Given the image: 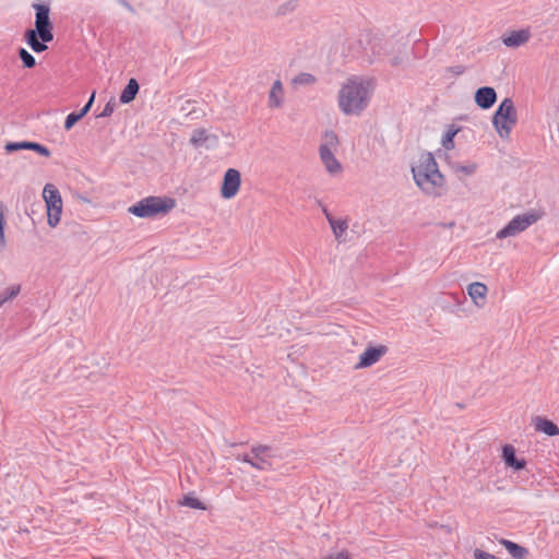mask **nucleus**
Listing matches in <instances>:
<instances>
[{"instance_id":"1","label":"nucleus","mask_w":559,"mask_h":559,"mask_svg":"<svg viewBox=\"0 0 559 559\" xmlns=\"http://www.w3.org/2000/svg\"><path fill=\"white\" fill-rule=\"evenodd\" d=\"M372 81L352 76L338 92V107L345 115H360L369 105Z\"/></svg>"},{"instance_id":"2","label":"nucleus","mask_w":559,"mask_h":559,"mask_svg":"<svg viewBox=\"0 0 559 559\" xmlns=\"http://www.w3.org/2000/svg\"><path fill=\"white\" fill-rule=\"evenodd\" d=\"M413 178L416 185L427 194L440 197L445 182L443 175L431 153H424L419 164L412 167Z\"/></svg>"},{"instance_id":"3","label":"nucleus","mask_w":559,"mask_h":559,"mask_svg":"<svg viewBox=\"0 0 559 559\" xmlns=\"http://www.w3.org/2000/svg\"><path fill=\"white\" fill-rule=\"evenodd\" d=\"M35 28H28L25 31L24 39L26 44L36 53H40L47 50L46 43L52 41L53 39V25L50 21L49 13L50 9L47 4L35 3Z\"/></svg>"},{"instance_id":"4","label":"nucleus","mask_w":559,"mask_h":559,"mask_svg":"<svg viewBox=\"0 0 559 559\" xmlns=\"http://www.w3.org/2000/svg\"><path fill=\"white\" fill-rule=\"evenodd\" d=\"M176 206V200L169 197H147L129 207L136 217H155L165 215Z\"/></svg>"},{"instance_id":"5","label":"nucleus","mask_w":559,"mask_h":559,"mask_svg":"<svg viewBox=\"0 0 559 559\" xmlns=\"http://www.w3.org/2000/svg\"><path fill=\"white\" fill-rule=\"evenodd\" d=\"M518 122V114L511 98H504L492 117V124L501 138H509L512 128Z\"/></svg>"},{"instance_id":"6","label":"nucleus","mask_w":559,"mask_h":559,"mask_svg":"<svg viewBox=\"0 0 559 559\" xmlns=\"http://www.w3.org/2000/svg\"><path fill=\"white\" fill-rule=\"evenodd\" d=\"M338 145V138L332 130L324 132L323 143L319 147L320 158L331 175L342 171L341 163L335 158L333 150Z\"/></svg>"},{"instance_id":"7","label":"nucleus","mask_w":559,"mask_h":559,"mask_svg":"<svg viewBox=\"0 0 559 559\" xmlns=\"http://www.w3.org/2000/svg\"><path fill=\"white\" fill-rule=\"evenodd\" d=\"M540 218L542 214L535 211L519 214L514 216L502 229H500L496 237L498 239H504L508 237L516 236L518 234L526 230Z\"/></svg>"},{"instance_id":"8","label":"nucleus","mask_w":559,"mask_h":559,"mask_svg":"<svg viewBox=\"0 0 559 559\" xmlns=\"http://www.w3.org/2000/svg\"><path fill=\"white\" fill-rule=\"evenodd\" d=\"M241 185V175L235 168H229L224 174L222 187H221V195L224 199L234 198L240 188Z\"/></svg>"},{"instance_id":"9","label":"nucleus","mask_w":559,"mask_h":559,"mask_svg":"<svg viewBox=\"0 0 559 559\" xmlns=\"http://www.w3.org/2000/svg\"><path fill=\"white\" fill-rule=\"evenodd\" d=\"M388 347L385 345L370 346L359 356V361L356 364L355 369L368 368L380 360L385 355Z\"/></svg>"},{"instance_id":"10","label":"nucleus","mask_w":559,"mask_h":559,"mask_svg":"<svg viewBox=\"0 0 559 559\" xmlns=\"http://www.w3.org/2000/svg\"><path fill=\"white\" fill-rule=\"evenodd\" d=\"M474 100L479 108L489 109L497 102V92L491 86L479 87L475 92Z\"/></svg>"},{"instance_id":"11","label":"nucleus","mask_w":559,"mask_h":559,"mask_svg":"<svg viewBox=\"0 0 559 559\" xmlns=\"http://www.w3.org/2000/svg\"><path fill=\"white\" fill-rule=\"evenodd\" d=\"M194 147L205 146L206 148L214 147L218 143V136L211 134L207 130L201 128L193 131L190 139Z\"/></svg>"},{"instance_id":"12","label":"nucleus","mask_w":559,"mask_h":559,"mask_svg":"<svg viewBox=\"0 0 559 559\" xmlns=\"http://www.w3.org/2000/svg\"><path fill=\"white\" fill-rule=\"evenodd\" d=\"M531 33L528 29L512 31L509 35L502 37V43L507 47L518 48L528 41Z\"/></svg>"},{"instance_id":"13","label":"nucleus","mask_w":559,"mask_h":559,"mask_svg":"<svg viewBox=\"0 0 559 559\" xmlns=\"http://www.w3.org/2000/svg\"><path fill=\"white\" fill-rule=\"evenodd\" d=\"M502 457L508 466L513 467L515 471H521L525 467L526 462L519 460L515 455V450L512 445L507 444L502 449Z\"/></svg>"},{"instance_id":"14","label":"nucleus","mask_w":559,"mask_h":559,"mask_svg":"<svg viewBox=\"0 0 559 559\" xmlns=\"http://www.w3.org/2000/svg\"><path fill=\"white\" fill-rule=\"evenodd\" d=\"M43 195L47 209L53 205L62 204V199L59 190L51 183H47L44 188Z\"/></svg>"},{"instance_id":"15","label":"nucleus","mask_w":559,"mask_h":559,"mask_svg":"<svg viewBox=\"0 0 559 559\" xmlns=\"http://www.w3.org/2000/svg\"><path fill=\"white\" fill-rule=\"evenodd\" d=\"M140 85L135 79H130L128 84L124 86L120 94V103L129 104L136 97L139 93Z\"/></svg>"},{"instance_id":"16","label":"nucleus","mask_w":559,"mask_h":559,"mask_svg":"<svg viewBox=\"0 0 559 559\" xmlns=\"http://www.w3.org/2000/svg\"><path fill=\"white\" fill-rule=\"evenodd\" d=\"M535 428L549 437L559 436V427L547 418L537 417Z\"/></svg>"},{"instance_id":"17","label":"nucleus","mask_w":559,"mask_h":559,"mask_svg":"<svg viewBox=\"0 0 559 559\" xmlns=\"http://www.w3.org/2000/svg\"><path fill=\"white\" fill-rule=\"evenodd\" d=\"M283 85L280 80H276L269 93V106L270 107H280L283 103Z\"/></svg>"},{"instance_id":"18","label":"nucleus","mask_w":559,"mask_h":559,"mask_svg":"<svg viewBox=\"0 0 559 559\" xmlns=\"http://www.w3.org/2000/svg\"><path fill=\"white\" fill-rule=\"evenodd\" d=\"M501 544L506 547V549L508 550V552L514 558V559H525V557L527 556L528 554V550L516 544V543H513L511 540H508V539H502L501 540Z\"/></svg>"},{"instance_id":"19","label":"nucleus","mask_w":559,"mask_h":559,"mask_svg":"<svg viewBox=\"0 0 559 559\" xmlns=\"http://www.w3.org/2000/svg\"><path fill=\"white\" fill-rule=\"evenodd\" d=\"M487 290V286L480 282L472 283L467 287L468 295L476 305H479L477 299L485 300Z\"/></svg>"},{"instance_id":"20","label":"nucleus","mask_w":559,"mask_h":559,"mask_svg":"<svg viewBox=\"0 0 559 559\" xmlns=\"http://www.w3.org/2000/svg\"><path fill=\"white\" fill-rule=\"evenodd\" d=\"M21 292V285H11L0 293V308L8 301L14 299Z\"/></svg>"},{"instance_id":"21","label":"nucleus","mask_w":559,"mask_h":559,"mask_svg":"<svg viewBox=\"0 0 559 559\" xmlns=\"http://www.w3.org/2000/svg\"><path fill=\"white\" fill-rule=\"evenodd\" d=\"M61 213L62 204L53 205L47 209V222L50 227H56L59 224Z\"/></svg>"},{"instance_id":"22","label":"nucleus","mask_w":559,"mask_h":559,"mask_svg":"<svg viewBox=\"0 0 559 559\" xmlns=\"http://www.w3.org/2000/svg\"><path fill=\"white\" fill-rule=\"evenodd\" d=\"M330 226L337 240L342 239L343 235L346 233L348 228V224L344 219H335Z\"/></svg>"},{"instance_id":"23","label":"nucleus","mask_w":559,"mask_h":559,"mask_svg":"<svg viewBox=\"0 0 559 559\" xmlns=\"http://www.w3.org/2000/svg\"><path fill=\"white\" fill-rule=\"evenodd\" d=\"M316 82V76L307 72H301L297 74L292 81L294 85H311L314 84Z\"/></svg>"},{"instance_id":"24","label":"nucleus","mask_w":559,"mask_h":559,"mask_svg":"<svg viewBox=\"0 0 559 559\" xmlns=\"http://www.w3.org/2000/svg\"><path fill=\"white\" fill-rule=\"evenodd\" d=\"M19 57L23 62V67L27 69H32L36 66V60L32 53H29L25 48H20Z\"/></svg>"},{"instance_id":"25","label":"nucleus","mask_w":559,"mask_h":559,"mask_svg":"<svg viewBox=\"0 0 559 559\" xmlns=\"http://www.w3.org/2000/svg\"><path fill=\"white\" fill-rule=\"evenodd\" d=\"M298 4H299L298 0H287L278 7L277 14L286 15V14L295 11L298 8Z\"/></svg>"},{"instance_id":"26","label":"nucleus","mask_w":559,"mask_h":559,"mask_svg":"<svg viewBox=\"0 0 559 559\" xmlns=\"http://www.w3.org/2000/svg\"><path fill=\"white\" fill-rule=\"evenodd\" d=\"M459 129L450 128L442 138V145L445 150L454 148V136L456 135Z\"/></svg>"},{"instance_id":"27","label":"nucleus","mask_w":559,"mask_h":559,"mask_svg":"<svg viewBox=\"0 0 559 559\" xmlns=\"http://www.w3.org/2000/svg\"><path fill=\"white\" fill-rule=\"evenodd\" d=\"M252 467L259 471H266L272 467L271 462L265 456H254L253 455V462Z\"/></svg>"},{"instance_id":"28","label":"nucleus","mask_w":559,"mask_h":559,"mask_svg":"<svg viewBox=\"0 0 559 559\" xmlns=\"http://www.w3.org/2000/svg\"><path fill=\"white\" fill-rule=\"evenodd\" d=\"M29 145L31 141L9 142L5 144L4 148L8 153H13L20 150H28Z\"/></svg>"},{"instance_id":"29","label":"nucleus","mask_w":559,"mask_h":559,"mask_svg":"<svg viewBox=\"0 0 559 559\" xmlns=\"http://www.w3.org/2000/svg\"><path fill=\"white\" fill-rule=\"evenodd\" d=\"M84 116L80 111H73L69 114L64 120V129L69 131L73 126L83 118Z\"/></svg>"},{"instance_id":"30","label":"nucleus","mask_w":559,"mask_h":559,"mask_svg":"<svg viewBox=\"0 0 559 559\" xmlns=\"http://www.w3.org/2000/svg\"><path fill=\"white\" fill-rule=\"evenodd\" d=\"M451 167L455 173H463L465 175H473L476 171L475 164L461 165L460 163H454Z\"/></svg>"},{"instance_id":"31","label":"nucleus","mask_w":559,"mask_h":559,"mask_svg":"<svg viewBox=\"0 0 559 559\" xmlns=\"http://www.w3.org/2000/svg\"><path fill=\"white\" fill-rule=\"evenodd\" d=\"M4 225V204L0 201V250L5 246Z\"/></svg>"},{"instance_id":"32","label":"nucleus","mask_w":559,"mask_h":559,"mask_svg":"<svg viewBox=\"0 0 559 559\" xmlns=\"http://www.w3.org/2000/svg\"><path fill=\"white\" fill-rule=\"evenodd\" d=\"M181 503L186 507L197 509V510L205 509L203 502H201L199 499L191 497V496H185Z\"/></svg>"},{"instance_id":"33","label":"nucleus","mask_w":559,"mask_h":559,"mask_svg":"<svg viewBox=\"0 0 559 559\" xmlns=\"http://www.w3.org/2000/svg\"><path fill=\"white\" fill-rule=\"evenodd\" d=\"M116 99L111 97L109 102L105 105L103 111L97 115L98 118H106L112 115L115 108H116Z\"/></svg>"},{"instance_id":"34","label":"nucleus","mask_w":559,"mask_h":559,"mask_svg":"<svg viewBox=\"0 0 559 559\" xmlns=\"http://www.w3.org/2000/svg\"><path fill=\"white\" fill-rule=\"evenodd\" d=\"M28 150L35 151L39 155L45 156V157H49L51 155V152L48 147H46L45 145L37 143V142H31Z\"/></svg>"},{"instance_id":"35","label":"nucleus","mask_w":559,"mask_h":559,"mask_svg":"<svg viewBox=\"0 0 559 559\" xmlns=\"http://www.w3.org/2000/svg\"><path fill=\"white\" fill-rule=\"evenodd\" d=\"M271 451V447L270 445H264V444H258V445H253L251 448V454H253L254 456H265L266 459L269 457V452Z\"/></svg>"},{"instance_id":"36","label":"nucleus","mask_w":559,"mask_h":559,"mask_svg":"<svg viewBox=\"0 0 559 559\" xmlns=\"http://www.w3.org/2000/svg\"><path fill=\"white\" fill-rule=\"evenodd\" d=\"M95 95H96V92L94 91V92L91 94V96H90V98H88L87 103H86V104H84L83 108L80 110V112H81L83 116H85V115L91 110V108H92V106H93V104H94V100H95Z\"/></svg>"},{"instance_id":"37","label":"nucleus","mask_w":559,"mask_h":559,"mask_svg":"<svg viewBox=\"0 0 559 559\" xmlns=\"http://www.w3.org/2000/svg\"><path fill=\"white\" fill-rule=\"evenodd\" d=\"M474 558L475 559H498L496 556H493L489 552H486L484 550H480V549L474 550Z\"/></svg>"},{"instance_id":"38","label":"nucleus","mask_w":559,"mask_h":559,"mask_svg":"<svg viewBox=\"0 0 559 559\" xmlns=\"http://www.w3.org/2000/svg\"><path fill=\"white\" fill-rule=\"evenodd\" d=\"M326 559H352V557L348 551L342 550V551L329 555L326 557Z\"/></svg>"},{"instance_id":"39","label":"nucleus","mask_w":559,"mask_h":559,"mask_svg":"<svg viewBox=\"0 0 559 559\" xmlns=\"http://www.w3.org/2000/svg\"><path fill=\"white\" fill-rule=\"evenodd\" d=\"M448 71L455 74V75H461L465 72V67L463 66H454V67H450L448 68Z\"/></svg>"},{"instance_id":"40","label":"nucleus","mask_w":559,"mask_h":559,"mask_svg":"<svg viewBox=\"0 0 559 559\" xmlns=\"http://www.w3.org/2000/svg\"><path fill=\"white\" fill-rule=\"evenodd\" d=\"M237 460H238V461H241V462H245V463H248V464H250V465L252 466V462H253V454H251V453H250V454H249V453H247V454H243V455H238V456H237Z\"/></svg>"},{"instance_id":"41","label":"nucleus","mask_w":559,"mask_h":559,"mask_svg":"<svg viewBox=\"0 0 559 559\" xmlns=\"http://www.w3.org/2000/svg\"><path fill=\"white\" fill-rule=\"evenodd\" d=\"M120 2H121V4H122L124 8H127L129 11L134 12L133 7H132V5H131L127 0H121Z\"/></svg>"},{"instance_id":"42","label":"nucleus","mask_w":559,"mask_h":559,"mask_svg":"<svg viewBox=\"0 0 559 559\" xmlns=\"http://www.w3.org/2000/svg\"><path fill=\"white\" fill-rule=\"evenodd\" d=\"M401 63V59L399 57H394L392 60H391V64L396 67Z\"/></svg>"},{"instance_id":"43","label":"nucleus","mask_w":559,"mask_h":559,"mask_svg":"<svg viewBox=\"0 0 559 559\" xmlns=\"http://www.w3.org/2000/svg\"><path fill=\"white\" fill-rule=\"evenodd\" d=\"M325 217L330 225L335 221V218L333 217V215L331 213L326 214Z\"/></svg>"},{"instance_id":"44","label":"nucleus","mask_w":559,"mask_h":559,"mask_svg":"<svg viewBox=\"0 0 559 559\" xmlns=\"http://www.w3.org/2000/svg\"><path fill=\"white\" fill-rule=\"evenodd\" d=\"M320 206L322 207V212L324 213V215L329 214L330 212L328 211L326 206L321 204L320 203Z\"/></svg>"}]
</instances>
